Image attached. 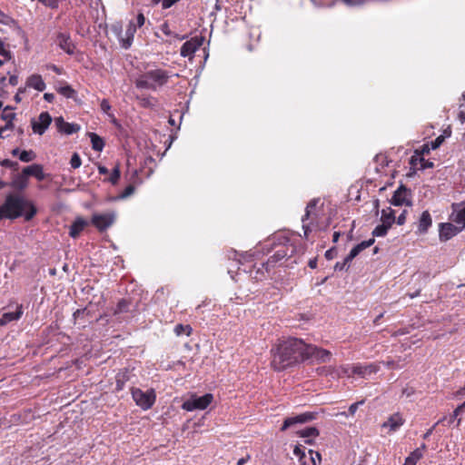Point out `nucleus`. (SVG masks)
<instances>
[{
	"instance_id": "8fccbe9b",
	"label": "nucleus",
	"mask_w": 465,
	"mask_h": 465,
	"mask_svg": "<svg viewBox=\"0 0 465 465\" xmlns=\"http://www.w3.org/2000/svg\"><path fill=\"white\" fill-rule=\"evenodd\" d=\"M464 408H465V402H463L462 404L459 405L453 411L452 416L450 418V421H452L454 419H456L463 411Z\"/></svg>"
},
{
	"instance_id": "052dcab7",
	"label": "nucleus",
	"mask_w": 465,
	"mask_h": 465,
	"mask_svg": "<svg viewBox=\"0 0 465 465\" xmlns=\"http://www.w3.org/2000/svg\"><path fill=\"white\" fill-rule=\"evenodd\" d=\"M8 54H9V52L5 48L4 43L0 40V55L5 57Z\"/></svg>"
},
{
	"instance_id": "2eb2a0df",
	"label": "nucleus",
	"mask_w": 465,
	"mask_h": 465,
	"mask_svg": "<svg viewBox=\"0 0 465 465\" xmlns=\"http://www.w3.org/2000/svg\"><path fill=\"white\" fill-rule=\"evenodd\" d=\"M54 125L59 133L67 135L77 133L80 130L79 124L67 123L62 116L54 119Z\"/></svg>"
},
{
	"instance_id": "4be33fe9",
	"label": "nucleus",
	"mask_w": 465,
	"mask_h": 465,
	"mask_svg": "<svg viewBox=\"0 0 465 465\" xmlns=\"http://www.w3.org/2000/svg\"><path fill=\"white\" fill-rule=\"evenodd\" d=\"M22 314H23L22 306L17 305L15 312H5L2 315V317L0 318V325L4 326L13 321H17L18 319H20Z\"/></svg>"
},
{
	"instance_id": "72a5a7b5",
	"label": "nucleus",
	"mask_w": 465,
	"mask_h": 465,
	"mask_svg": "<svg viewBox=\"0 0 465 465\" xmlns=\"http://www.w3.org/2000/svg\"><path fill=\"white\" fill-rule=\"evenodd\" d=\"M192 327L190 325L177 324L174 327V333L177 336L186 335L189 336L192 333Z\"/></svg>"
},
{
	"instance_id": "09e8293b",
	"label": "nucleus",
	"mask_w": 465,
	"mask_h": 465,
	"mask_svg": "<svg viewBox=\"0 0 465 465\" xmlns=\"http://www.w3.org/2000/svg\"><path fill=\"white\" fill-rule=\"evenodd\" d=\"M13 22H14V20L10 16H8L7 15H5V13H3L0 10V23L1 24L5 25H9Z\"/></svg>"
},
{
	"instance_id": "6e6d98bb",
	"label": "nucleus",
	"mask_w": 465,
	"mask_h": 465,
	"mask_svg": "<svg viewBox=\"0 0 465 465\" xmlns=\"http://www.w3.org/2000/svg\"><path fill=\"white\" fill-rule=\"evenodd\" d=\"M1 165L7 168H16L18 163L9 159H5L1 162Z\"/></svg>"
},
{
	"instance_id": "f8f14e48",
	"label": "nucleus",
	"mask_w": 465,
	"mask_h": 465,
	"mask_svg": "<svg viewBox=\"0 0 465 465\" xmlns=\"http://www.w3.org/2000/svg\"><path fill=\"white\" fill-rule=\"evenodd\" d=\"M380 370V363L372 362L369 364H353L352 372L362 378H367Z\"/></svg>"
},
{
	"instance_id": "a18cd8bd",
	"label": "nucleus",
	"mask_w": 465,
	"mask_h": 465,
	"mask_svg": "<svg viewBox=\"0 0 465 465\" xmlns=\"http://www.w3.org/2000/svg\"><path fill=\"white\" fill-rule=\"evenodd\" d=\"M134 193V186L128 185L124 192L118 196L119 199H125Z\"/></svg>"
},
{
	"instance_id": "c85d7f7f",
	"label": "nucleus",
	"mask_w": 465,
	"mask_h": 465,
	"mask_svg": "<svg viewBox=\"0 0 465 465\" xmlns=\"http://www.w3.org/2000/svg\"><path fill=\"white\" fill-rule=\"evenodd\" d=\"M297 434L305 439V442L308 444L312 443V438H316L319 436V430L315 427H308L303 430H301L297 432Z\"/></svg>"
},
{
	"instance_id": "0eeeda50",
	"label": "nucleus",
	"mask_w": 465,
	"mask_h": 465,
	"mask_svg": "<svg viewBox=\"0 0 465 465\" xmlns=\"http://www.w3.org/2000/svg\"><path fill=\"white\" fill-rule=\"evenodd\" d=\"M374 242V239H369L363 241L359 244L355 245L350 252V253L343 259L342 262H337L334 265L335 271H347L350 268L351 261L364 249L371 246Z\"/></svg>"
},
{
	"instance_id": "cd10ccee",
	"label": "nucleus",
	"mask_w": 465,
	"mask_h": 465,
	"mask_svg": "<svg viewBox=\"0 0 465 465\" xmlns=\"http://www.w3.org/2000/svg\"><path fill=\"white\" fill-rule=\"evenodd\" d=\"M352 369L353 365L345 364L339 366L337 368H332V372L331 374L338 378L344 376L351 377L352 375H356L355 373L352 372Z\"/></svg>"
},
{
	"instance_id": "1a4fd4ad",
	"label": "nucleus",
	"mask_w": 465,
	"mask_h": 465,
	"mask_svg": "<svg viewBox=\"0 0 465 465\" xmlns=\"http://www.w3.org/2000/svg\"><path fill=\"white\" fill-rule=\"evenodd\" d=\"M391 203L394 206H411V192L404 186L401 185L393 193Z\"/></svg>"
},
{
	"instance_id": "7c9ffc66",
	"label": "nucleus",
	"mask_w": 465,
	"mask_h": 465,
	"mask_svg": "<svg viewBox=\"0 0 465 465\" xmlns=\"http://www.w3.org/2000/svg\"><path fill=\"white\" fill-rule=\"evenodd\" d=\"M92 147L94 151L101 152L104 149V143L103 139L96 134L92 133L90 134Z\"/></svg>"
},
{
	"instance_id": "7ed1b4c3",
	"label": "nucleus",
	"mask_w": 465,
	"mask_h": 465,
	"mask_svg": "<svg viewBox=\"0 0 465 465\" xmlns=\"http://www.w3.org/2000/svg\"><path fill=\"white\" fill-rule=\"evenodd\" d=\"M272 246H274L276 250L273 255L271 256L265 263H262V268L257 269L256 275L254 276L257 280H261L262 277L259 276V274L262 275L263 270L268 272L270 269L276 264V262L286 257L292 256L296 252L294 243L285 232L279 233L269 239L262 246V249L266 248L267 252H269Z\"/></svg>"
},
{
	"instance_id": "bf43d9fd",
	"label": "nucleus",
	"mask_w": 465,
	"mask_h": 465,
	"mask_svg": "<svg viewBox=\"0 0 465 465\" xmlns=\"http://www.w3.org/2000/svg\"><path fill=\"white\" fill-rule=\"evenodd\" d=\"M25 88L26 87H20L16 93V94L15 95V100L16 103H20L22 98H21V94H24L25 92Z\"/></svg>"
},
{
	"instance_id": "5701e85b",
	"label": "nucleus",
	"mask_w": 465,
	"mask_h": 465,
	"mask_svg": "<svg viewBox=\"0 0 465 465\" xmlns=\"http://www.w3.org/2000/svg\"><path fill=\"white\" fill-rule=\"evenodd\" d=\"M24 173L28 176H34L38 181H43L45 179V173L43 171V167L40 164H32L26 166L23 169Z\"/></svg>"
},
{
	"instance_id": "f257e3e1",
	"label": "nucleus",
	"mask_w": 465,
	"mask_h": 465,
	"mask_svg": "<svg viewBox=\"0 0 465 465\" xmlns=\"http://www.w3.org/2000/svg\"><path fill=\"white\" fill-rule=\"evenodd\" d=\"M306 345L302 340L293 337L280 340L272 349V367L282 371L306 360Z\"/></svg>"
},
{
	"instance_id": "0e129e2a",
	"label": "nucleus",
	"mask_w": 465,
	"mask_h": 465,
	"mask_svg": "<svg viewBox=\"0 0 465 465\" xmlns=\"http://www.w3.org/2000/svg\"><path fill=\"white\" fill-rule=\"evenodd\" d=\"M9 84L11 85H16L18 84V77L16 75H11L9 78Z\"/></svg>"
},
{
	"instance_id": "a878e982",
	"label": "nucleus",
	"mask_w": 465,
	"mask_h": 465,
	"mask_svg": "<svg viewBox=\"0 0 465 465\" xmlns=\"http://www.w3.org/2000/svg\"><path fill=\"white\" fill-rule=\"evenodd\" d=\"M28 185V177L24 173V171L21 173L16 174L11 183V186L17 190H24Z\"/></svg>"
},
{
	"instance_id": "412c9836",
	"label": "nucleus",
	"mask_w": 465,
	"mask_h": 465,
	"mask_svg": "<svg viewBox=\"0 0 465 465\" xmlns=\"http://www.w3.org/2000/svg\"><path fill=\"white\" fill-rule=\"evenodd\" d=\"M26 87L34 88L38 92H43L46 84L39 74H32L26 80Z\"/></svg>"
},
{
	"instance_id": "5fc2aeb1",
	"label": "nucleus",
	"mask_w": 465,
	"mask_h": 465,
	"mask_svg": "<svg viewBox=\"0 0 465 465\" xmlns=\"http://www.w3.org/2000/svg\"><path fill=\"white\" fill-rule=\"evenodd\" d=\"M145 23V17L143 13H139L136 16V22L134 23L136 28L142 27Z\"/></svg>"
},
{
	"instance_id": "c03bdc74",
	"label": "nucleus",
	"mask_w": 465,
	"mask_h": 465,
	"mask_svg": "<svg viewBox=\"0 0 465 465\" xmlns=\"http://www.w3.org/2000/svg\"><path fill=\"white\" fill-rule=\"evenodd\" d=\"M70 164L72 168L77 169L81 166L82 161L78 153H74L71 158Z\"/></svg>"
},
{
	"instance_id": "aec40b11",
	"label": "nucleus",
	"mask_w": 465,
	"mask_h": 465,
	"mask_svg": "<svg viewBox=\"0 0 465 465\" xmlns=\"http://www.w3.org/2000/svg\"><path fill=\"white\" fill-rule=\"evenodd\" d=\"M136 25L134 21H130L124 33V36H120L122 47L127 49L131 46L134 35L136 33Z\"/></svg>"
},
{
	"instance_id": "603ef678",
	"label": "nucleus",
	"mask_w": 465,
	"mask_h": 465,
	"mask_svg": "<svg viewBox=\"0 0 465 465\" xmlns=\"http://www.w3.org/2000/svg\"><path fill=\"white\" fill-rule=\"evenodd\" d=\"M100 107H101V110L103 111V113H104L106 114H108L110 113L111 105L107 100L104 99L101 102Z\"/></svg>"
},
{
	"instance_id": "f704fd0d",
	"label": "nucleus",
	"mask_w": 465,
	"mask_h": 465,
	"mask_svg": "<svg viewBox=\"0 0 465 465\" xmlns=\"http://www.w3.org/2000/svg\"><path fill=\"white\" fill-rule=\"evenodd\" d=\"M15 117V114L12 112V110L6 106L2 114V119L6 122L5 124H10V126L14 127L13 120Z\"/></svg>"
},
{
	"instance_id": "e2e57ef3",
	"label": "nucleus",
	"mask_w": 465,
	"mask_h": 465,
	"mask_svg": "<svg viewBox=\"0 0 465 465\" xmlns=\"http://www.w3.org/2000/svg\"><path fill=\"white\" fill-rule=\"evenodd\" d=\"M44 99L49 103H52L54 99V94L50 93H45L44 94Z\"/></svg>"
},
{
	"instance_id": "6ab92c4d",
	"label": "nucleus",
	"mask_w": 465,
	"mask_h": 465,
	"mask_svg": "<svg viewBox=\"0 0 465 465\" xmlns=\"http://www.w3.org/2000/svg\"><path fill=\"white\" fill-rule=\"evenodd\" d=\"M56 43L65 53L69 54H73L74 53V45L68 34L59 33L56 37Z\"/></svg>"
},
{
	"instance_id": "f03ea898",
	"label": "nucleus",
	"mask_w": 465,
	"mask_h": 465,
	"mask_svg": "<svg viewBox=\"0 0 465 465\" xmlns=\"http://www.w3.org/2000/svg\"><path fill=\"white\" fill-rule=\"evenodd\" d=\"M36 212V207L31 200L19 193H9L0 204V220L23 217L28 222L34 218Z\"/></svg>"
},
{
	"instance_id": "393cba45",
	"label": "nucleus",
	"mask_w": 465,
	"mask_h": 465,
	"mask_svg": "<svg viewBox=\"0 0 465 465\" xmlns=\"http://www.w3.org/2000/svg\"><path fill=\"white\" fill-rule=\"evenodd\" d=\"M432 220L428 211H424L419 220L418 232L420 233L427 232L428 229L431 226Z\"/></svg>"
},
{
	"instance_id": "f3484780",
	"label": "nucleus",
	"mask_w": 465,
	"mask_h": 465,
	"mask_svg": "<svg viewBox=\"0 0 465 465\" xmlns=\"http://www.w3.org/2000/svg\"><path fill=\"white\" fill-rule=\"evenodd\" d=\"M313 419H314V414L311 413V412H305V413H302V414H299V415L294 416V417L287 418L283 421V424H282V426L281 428V430H282V431L286 430L288 428H290L293 424L304 423V422H307V421L312 420Z\"/></svg>"
},
{
	"instance_id": "a211bd4d",
	"label": "nucleus",
	"mask_w": 465,
	"mask_h": 465,
	"mask_svg": "<svg viewBox=\"0 0 465 465\" xmlns=\"http://www.w3.org/2000/svg\"><path fill=\"white\" fill-rule=\"evenodd\" d=\"M202 43L196 39L186 41L181 47L180 54L183 57L193 58L194 53L201 46Z\"/></svg>"
},
{
	"instance_id": "680f3d73",
	"label": "nucleus",
	"mask_w": 465,
	"mask_h": 465,
	"mask_svg": "<svg viewBox=\"0 0 465 465\" xmlns=\"http://www.w3.org/2000/svg\"><path fill=\"white\" fill-rule=\"evenodd\" d=\"M440 421H438L437 423H435L430 430H428L424 435H423V439H428L431 434H432V431L434 430V428L439 424Z\"/></svg>"
},
{
	"instance_id": "423d86ee",
	"label": "nucleus",
	"mask_w": 465,
	"mask_h": 465,
	"mask_svg": "<svg viewBox=\"0 0 465 465\" xmlns=\"http://www.w3.org/2000/svg\"><path fill=\"white\" fill-rule=\"evenodd\" d=\"M213 401V395L212 393H206L203 396H197L193 394L188 400H186L182 408L186 411H193L196 410H205Z\"/></svg>"
},
{
	"instance_id": "13d9d810",
	"label": "nucleus",
	"mask_w": 465,
	"mask_h": 465,
	"mask_svg": "<svg viewBox=\"0 0 465 465\" xmlns=\"http://www.w3.org/2000/svg\"><path fill=\"white\" fill-rule=\"evenodd\" d=\"M406 214H407V211L404 210L397 218V223L399 225H402L404 224L405 221H406Z\"/></svg>"
},
{
	"instance_id": "e433bc0d",
	"label": "nucleus",
	"mask_w": 465,
	"mask_h": 465,
	"mask_svg": "<svg viewBox=\"0 0 465 465\" xmlns=\"http://www.w3.org/2000/svg\"><path fill=\"white\" fill-rule=\"evenodd\" d=\"M58 92L66 98H73L75 94V91L70 85L59 87Z\"/></svg>"
},
{
	"instance_id": "bb28decb",
	"label": "nucleus",
	"mask_w": 465,
	"mask_h": 465,
	"mask_svg": "<svg viewBox=\"0 0 465 465\" xmlns=\"http://www.w3.org/2000/svg\"><path fill=\"white\" fill-rule=\"evenodd\" d=\"M86 225L87 222L85 220L77 218L70 226L69 235L73 238H76Z\"/></svg>"
},
{
	"instance_id": "20e7f679",
	"label": "nucleus",
	"mask_w": 465,
	"mask_h": 465,
	"mask_svg": "<svg viewBox=\"0 0 465 465\" xmlns=\"http://www.w3.org/2000/svg\"><path fill=\"white\" fill-rule=\"evenodd\" d=\"M170 75L162 69L149 70L135 80V85L139 89L156 91L158 87L165 84Z\"/></svg>"
},
{
	"instance_id": "9d476101",
	"label": "nucleus",
	"mask_w": 465,
	"mask_h": 465,
	"mask_svg": "<svg viewBox=\"0 0 465 465\" xmlns=\"http://www.w3.org/2000/svg\"><path fill=\"white\" fill-rule=\"evenodd\" d=\"M314 359L321 362L330 361L331 358V352L328 350L314 346L306 345V359Z\"/></svg>"
},
{
	"instance_id": "b1692460",
	"label": "nucleus",
	"mask_w": 465,
	"mask_h": 465,
	"mask_svg": "<svg viewBox=\"0 0 465 465\" xmlns=\"http://www.w3.org/2000/svg\"><path fill=\"white\" fill-rule=\"evenodd\" d=\"M426 445L422 444L420 448L415 449L411 454L405 459L403 465H416L417 462L422 458L423 450Z\"/></svg>"
},
{
	"instance_id": "9b49d317",
	"label": "nucleus",
	"mask_w": 465,
	"mask_h": 465,
	"mask_svg": "<svg viewBox=\"0 0 465 465\" xmlns=\"http://www.w3.org/2000/svg\"><path fill=\"white\" fill-rule=\"evenodd\" d=\"M52 123V117L47 112H43L39 114L37 120H33L32 128L35 134L40 135L44 134L50 124Z\"/></svg>"
},
{
	"instance_id": "de8ad7c7",
	"label": "nucleus",
	"mask_w": 465,
	"mask_h": 465,
	"mask_svg": "<svg viewBox=\"0 0 465 465\" xmlns=\"http://www.w3.org/2000/svg\"><path fill=\"white\" fill-rule=\"evenodd\" d=\"M379 363L383 364L387 368H391V369H400L403 366V364H400L399 362L396 363L394 361H381Z\"/></svg>"
},
{
	"instance_id": "49530a36",
	"label": "nucleus",
	"mask_w": 465,
	"mask_h": 465,
	"mask_svg": "<svg viewBox=\"0 0 465 465\" xmlns=\"http://www.w3.org/2000/svg\"><path fill=\"white\" fill-rule=\"evenodd\" d=\"M346 5L350 7L363 5L367 0H341Z\"/></svg>"
},
{
	"instance_id": "79ce46f5",
	"label": "nucleus",
	"mask_w": 465,
	"mask_h": 465,
	"mask_svg": "<svg viewBox=\"0 0 465 465\" xmlns=\"http://www.w3.org/2000/svg\"><path fill=\"white\" fill-rule=\"evenodd\" d=\"M127 377L125 372H119L116 376V389L118 391L123 390L124 381H126Z\"/></svg>"
},
{
	"instance_id": "2f4dec72",
	"label": "nucleus",
	"mask_w": 465,
	"mask_h": 465,
	"mask_svg": "<svg viewBox=\"0 0 465 465\" xmlns=\"http://www.w3.org/2000/svg\"><path fill=\"white\" fill-rule=\"evenodd\" d=\"M452 220L461 230H463L465 228V207L453 214Z\"/></svg>"
},
{
	"instance_id": "473e14b6",
	"label": "nucleus",
	"mask_w": 465,
	"mask_h": 465,
	"mask_svg": "<svg viewBox=\"0 0 465 465\" xmlns=\"http://www.w3.org/2000/svg\"><path fill=\"white\" fill-rule=\"evenodd\" d=\"M308 453H309L310 462H303L302 465H320L321 464L322 457L318 451L310 450L308 451Z\"/></svg>"
},
{
	"instance_id": "3c124183",
	"label": "nucleus",
	"mask_w": 465,
	"mask_h": 465,
	"mask_svg": "<svg viewBox=\"0 0 465 465\" xmlns=\"http://www.w3.org/2000/svg\"><path fill=\"white\" fill-rule=\"evenodd\" d=\"M13 129V126H10V124H5L3 127H0V137L1 138H6L9 136V134H7L8 131H11Z\"/></svg>"
},
{
	"instance_id": "6e6552de",
	"label": "nucleus",
	"mask_w": 465,
	"mask_h": 465,
	"mask_svg": "<svg viewBox=\"0 0 465 465\" xmlns=\"http://www.w3.org/2000/svg\"><path fill=\"white\" fill-rule=\"evenodd\" d=\"M115 212H108L104 213H94L92 217V223L100 231L106 230L115 221Z\"/></svg>"
},
{
	"instance_id": "4d7b16f0",
	"label": "nucleus",
	"mask_w": 465,
	"mask_h": 465,
	"mask_svg": "<svg viewBox=\"0 0 465 465\" xmlns=\"http://www.w3.org/2000/svg\"><path fill=\"white\" fill-rule=\"evenodd\" d=\"M179 1L180 0H163L162 6L163 9H168Z\"/></svg>"
},
{
	"instance_id": "774afa93",
	"label": "nucleus",
	"mask_w": 465,
	"mask_h": 465,
	"mask_svg": "<svg viewBox=\"0 0 465 465\" xmlns=\"http://www.w3.org/2000/svg\"><path fill=\"white\" fill-rule=\"evenodd\" d=\"M308 265L310 268L315 269L317 267V260L316 259L310 260L308 262Z\"/></svg>"
},
{
	"instance_id": "c9c22d12",
	"label": "nucleus",
	"mask_w": 465,
	"mask_h": 465,
	"mask_svg": "<svg viewBox=\"0 0 465 465\" xmlns=\"http://www.w3.org/2000/svg\"><path fill=\"white\" fill-rule=\"evenodd\" d=\"M391 227L390 226H387L386 224L382 223L381 224H379L377 225L373 232H372V235L373 236H376V237H382V236H385L388 232V230L390 229Z\"/></svg>"
},
{
	"instance_id": "ea45409f",
	"label": "nucleus",
	"mask_w": 465,
	"mask_h": 465,
	"mask_svg": "<svg viewBox=\"0 0 465 465\" xmlns=\"http://www.w3.org/2000/svg\"><path fill=\"white\" fill-rule=\"evenodd\" d=\"M364 403L363 401H357V402H354L352 403L350 407H349V412H345V411H342L340 413V415H342V416H345V417H348L349 415H354L355 412L357 411L359 406L362 405Z\"/></svg>"
},
{
	"instance_id": "37998d69",
	"label": "nucleus",
	"mask_w": 465,
	"mask_h": 465,
	"mask_svg": "<svg viewBox=\"0 0 465 465\" xmlns=\"http://www.w3.org/2000/svg\"><path fill=\"white\" fill-rule=\"evenodd\" d=\"M39 3L44 5L45 6L51 9H57L59 6V0H37Z\"/></svg>"
},
{
	"instance_id": "c756f323",
	"label": "nucleus",
	"mask_w": 465,
	"mask_h": 465,
	"mask_svg": "<svg viewBox=\"0 0 465 465\" xmlns=\"http://www.w3.org/2000/svg\"><path fill=\"white\" fill-rule=\"evenodd\" d=\"M381 221L382 223L386 224L387 226L391 227V225L395 222V213L394 211L391 208L384 209L381 211Z\"/></svg>"
},
{
	"instance_id": "338daca9",
	"label": "nucleus",
	"mask_w": 465,
	"mask_h": 465,
	"mask_svg": "<svg viewBox=\"0 0 465 465\" xmlns=\"http://www.w3.org/2000/svg\"><path fill=\"white\" fill-rule=\"evenodd\" d=\"M250 459V455H247L245 458H242L238 460L237 465H244Z\"/></svg>"
},
{
	"instance_id": "a19ab883",
	"label": "nucleus",
	"mask_w": 465,
	"mask_h": 465,
	"mask_svg": "<svg viewBox=\"0 0 465 465\" xmlns=\"http://www.w3.org/2000/svg\"><path fill=\"white\" fill-rule=\"evenodd\" d=\"M120 178V169L119 166H115L110 174L109 178L107 179L108 182H110L112 184H115Z\"/></svg>"
},
{
	"instance_id": "dca6fc26",
	"label": "nucleus",
	"mask_w": 465,
	"mask_h": 465,
	"mask_svg": "<svg viewBox=\"0 0 465 465\" xmlns=\"http://www.w3.org/2000/svg\"><path fill=\"white\" fill-rule=\"evenodd\" d=\"M462 230L452 223H440V241H448Z\"/></svg>"
},
{
	"instance_id": "39448f33",
	"label": "nucleus",
	"mask_w": 465,
	"mask_h": 465,
	"mask_svg": "<svg viewBox=\"0 0 465 465\" xmlns=\"http://www.w3.org/2000/svg\"><path fill=\"white\" fill-rule=\"evenodd\" d=\"M132 397L136 405L143 411L152 408L156 400V394L153 389L143 391L139 388H134L132 390Z\"/></svg>"
},
{
	"instance_id": "69168bd1",
	"label": "nucleus",
	"mask_w": 465,
	"mask_h": 465,
	"mask_svg": "<svg viewBox=\"0 0 465 465\" xmlns=\"http://www.w3.org/2000/svg\"><path fill=\"white\" fill-rule=\"evenodd\" d=\"M98 172L100 174H107L109 173L108 169L103 165L98 166Z\"/></svg>"
},
{
	"instance_id": "4468645a",
	"label": "nucleus",
	"mask_w": 465,
	"mask_h": 465,
	"mask_svg": "<svg viewBox=\"0 0 465 465\" xmlns=\"http://www.w3.org/2000/svg\"><path fill=\"white\" fill-rule=\"evenodd\" d=\"M405 422L404 418L400 412L391 414L386 421L381 424L382 429H388L389 432L398 430Z\"/></svg>"
},
{
	"instance_id": "58836bf2",
	"label": "nucleus",
	"mask_w": 465,
	"mask_h": 465,
	"mask_svg": "<svg viewBox=\"0 0 465 465\" xmlns=\"http://www.w3.org/2000/svg\"><path fill=\"white\" fill-rule=\"evenodd\" d=\"M293 454L299 459L301 465L303 462H309L304 450H302L299 446H295Z\"/></svg>"
},
{
	"instance_id": "4c0bfd02",
	"label": "nucleus",
	"mask_w": 465,
	"mask_h": 465,
	"mask_svg": "<svg viewBox=\"0 0 465 465\" xmlns=\"http://www.w3.org/2000/svg\"><path fill=\"white\" fill-rule=\"evenodd\" d=\"M35 158V153L33 151H22L19 153V159L24 163H29Z\"/></svg>"
},
{
	"instance_id": "864d4df0",
	"label": "nucleus",
	"mask_w": 465,
	"mask_h": 465,
	"mask_svg": "<svg viewBox=\"0 0 465 465\" xmlns=\"http://www.w3.org/2000/svg\"><path fill=\"white\" fill-rule=\"evenodd\" d=\"M444 138L445 136L444 135H440L439 137H437L432 143H431V148L433 150L437 149L438 147L440 146V144L443 143L444 141Z\"/></svg>"
},
{
	"instance_id": "ddd939ff",
	"label": "nucleus",
	"mask_w": 465,
	"mask_h": 465,
	"mask_svg": "<svg viewBox=\"0 0 465 465\" xmlns=\"http://www.w3.org/2000/svg\"><path fill=\"white\" fill-rule=\"evenodd\" d=\"M319 200L313 199L312 200L306 207L305 214L302 219V229L304 231L305 237L308 236V232L312 230L310 225L312 223H307L308 220H313V216L315 215V208Z\"/></svg>"
}]
</instances>
